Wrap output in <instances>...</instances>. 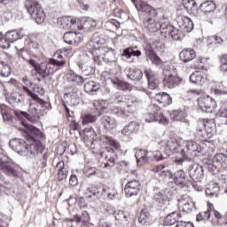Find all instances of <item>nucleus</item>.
<instances>
[{
	"mask_svg": "<svg viewBox=\"0 0 227 227\" xmlns=\"http://www.w3.org/2000/svg\"><path fill=\"white\" fill-rule=\"evenodd\" d=\"M63 38L64 42L68 43V45H77V43H81V42H82V36L81 34H77L75 32H67Z\"/></svg>",
	"mask_w": 227,
	"mask_h": 227,
	"instance_id": "26",
	"label": "nucleus"
},
{
	"mask_svg": "<svg viewBox=\"0 0 227 227\" xmlns=\"http://www.w3.org/2000/svg\"><path fill=\"white\" fill-rule=\"evenodd\" d=\"M137 132H139V124L137 121L129 122L121 130V134H123V136H132V134H136Z\"/></svg>",
	"mask_w": 227,
	"mask_h": 227,
	"instance_id": "37",
	"label": "nucleus"
},
{
	"mask_svg": "<svg viewBox=\"0 0 227 227\" xmlns=\"http://www.w3.org/2000/svg\"><path fill=\"white\" fill-rule=\"evenodd\" d=\"M163 82L166 88L171 90L173 88H176V86H178V84L182 82V78L176 75L169 74L168 76L164 78Z\"/></svg>",
	"mask_w": 227,
	"mask_h": 227,
	"instance_id": "33",
	"label": "nucleus"
},
{
	"mask_svg": "<svg viewBox=\"0 0 227 227\" xmlns=\"http://www.w3.org/2000/svg\"><path fill=\"white\" fill-rule=\"evenodd\" d=\"M109 191L111 189L106 186H94L89 189V198H107V194H109Z\"/></svg>",
	"mask_w": 227,
	"mask_h": 227,
	"instance_id": "20",
	"label": "nucleus"
},
{
	"mask_svg": "<svg viewBox=\"0 0 227 227\" xmlns=\"http://www.w3.org/2000/svg\"><path fill=\"white\" fill-rule=\"evenodd\" d=\"M50 63L53 67H65L67 61L65 59L58 60L57 59H51Z\"/></svg>",
	"mask_w": 227,
	"mask_h": 227,
	"instance_id": "64",
	"label": "nucleus"
},
{
	"mask_svg": "<svg viewBox=\"0 0 227 227\" xmlns=\"http://www.w3.org/2000/svg\"><path fill=\"white\" fill-rule=\"evenodd\" d=\"M182 219V215L180 213L174 212L170 215H168L165 218V223L168 226H173V224H178Z\"/></svg>",
	"mask_w": 227,
	"mask_h": 227,
	"instance_id": "40",
	"label": "nucleus"
},
{
	"mask_svg": "<svg viewBox=\"0 0 227 227\" xmlns=\"http://www.w3.org/2000/svg\"><path fill=\"white\" fill-rule=\"evenodd\" d=\"M181 208L186 213L191 214L192 210H196V204L192 200L191 202H188V204H184V206L181 207Z\"/></svg>",
	"mask_w": 227,
	"mask_h": 227,
	"instance_id": "60",
	"label": "nucleus"
},
{
	"mask_svg": "<svg viewBox=\"0 0 227 227\" xmlns=\"http://www.w3.org/2000/svg\"><path fill=\"white\" fill-rule=\"evenodd\" d=\"M179 58L184 63H189L196 58V52L194 50L184 49L180 52Z\"/></svg>",
	"mask_w": 227,
	"mask_h": 227,
	"instance_id": "39",
	"label": "nucleus"
},
{
	"mask_svg": "<svg viewBox=\"0 0 227 227\" xmlns=\"http://www.w3.org/2000/svg\"><path fill=\"white\" fill-rule=\"evenodd\" d=\"M87 52L88 51H85L82 56V61L84 62H80L78 64L79 70H81L82 74L84 77H88V75H92V74H94L95 72V69H93L91 66L88 65V61H90V59H93V58L85 57L84 54H86Z\"/></svg>",
	"mask_w": 227,
	"mask_h": 227,
	"instance_id": "16",
	"label": "nucleus"
},
{
	"mask_svg": "<svg viewBox=\"0 0 227 227\" xmlns=\"http://www.w3.org/2000/svg\"><path fill=\"white\" fill-rule=\"evenodd\" d=\"M24 36H26V34L22 30H10L5 34V40L10 46V43H13V42H17V40H20Z\"/></svg>",
	"mask_w": 227,
	"mask_h": 227,
	"instance_id": "30",
	"label": "nucleus"
},
{
	"mask_svg": "<svg viewBox=\"0 0 227 227\" xmlns=\"http://www.w3.org/2000/svg\"><path fill=\"white\" fill-rule=\"evenodd\" d=\"M178 148H180V145H178L176 138H169L160 143V150L164 152L167 157H171L173 153H177Z\"/></svg>",
	"mask_w": 227,
	"mask_h": 227,
	"instance_id": "11",
	"label": "nucleus"
},
{
	"mask_svg": "<svg viewBox=\"0 0 227 227\" xmlns=\"http://www.w3.org/2000/svg\"><path fill=\"white\" fill-rule=\"evenodd\" d=\"M97 120H98V115H97V114H86L82 116V125L95 123Z\"/></svg>",
	"mask_w": 227,
	"mask_h": 227,
	"instance_id": "47",
	"label": "nucleus"
},
{
	"mask_svg": "<svg viewBox=\"0 0 227 227\" xmlns=\"http://www.w3.org/2000/svg\"><path fill=\"white\" fill-rule=\"evenodd\" d=\"M25 6L36 24H43L45 21V12L36 0H27Z\"/></svg>",
	"mask_w": 227,
	"mask_h": 227,
	"instance_id": "6",
	"label": "nucleus"
},
{
	"mask_svg": "<svg viewBox=\"0 0 227 227\" xmlns=\"http://www.w3.org/2000/svg\"><path fill=\"white\" fill-rule=\"evenodd\" d=\"M144 27L151 33H157L160 29L162 23L153 18H145L143 20Z\"/></svg>",
	"mask_w": 227,
	"mask_h": 227,
	"instance_id": "23",
	"label": "nucleus"
},
{
	"mask_svg": "<svg viewBox=\"0 0 227 227\" xmlns=\"http://www.w3.org/2000/svg\"><path fill=\"white\" fill-rule=\"evenodd\" d=\"M221 66H220V71L224 74V75L227 74V54L223 55L220 57Z\"/></svg>",
	"mask_w": 227,
	"mask_h": 227,
	"instance_id": "57",
	"label": "nucleus"
},
{
	"mask_svg": "<svg viewBox=\"0 0 227 227\" xmlns=\"http://www.w3.org/2000/svg\"><path fill=\"white\" fill-rule=\"evenodd\" d=\"M208 219H210V209H207V211H202L201 213H199L197 215L196 221H198V223H200L201 221H208Z\"/></svg>",
	"mask_w": 227,
	"mask_h": 227,
	"instance_id": "56",
	"label": "nucleus"
},
{
	"mask_svg": "<svg viewBox=\"0 0 227 227\" xmlns=\"http://www.w3.org/2000/svg\"><path fill=\"white\" fill-rule=\"evenodd\" d=\"M176 20L180 29L184 31V33H191V31L194 29V23L191 18L187 16H178Z\"/></svg>",
	"mask_w": 227,
	"mask_h": 227,
	"instance_id": "17",
	"label": "nucleus"
},
{
	"mask_svg": "<svg viewBox=\"0 0 227 227\" xmlns=\"http://www.w3.org/2000/svg\"><path fill=\"white\" fill-rule=\"evenodd\" d=\"M97 27V21L90 18H82L78 20L77 28L81 31L85 29L86 31H91Z\"/></svg>",
	"mask_w": 227,
	"mask_h": 227,
	"instance_id": "22",
	"label": "nucleus"
},
{
	"mask_svg": "<svg viewBox=\"0 0 227 227\" xmlns=\"http://www.w3.org/2000/svg\"><path fill=\"white\" fill-rule=\"evenodd\" d=\"M185 113L180 110L172 111L170 114V117L174 121H184V120H185Z\"/></svg>",
	"mask_w": 227,
	"mask_h": 227,
	"instance_id": "53",
	"label": "nucleus"
},
{
	"mask_svg": "<svg viewBox=\"0 0 227 227\" xmlns=\"http://www.w3.org/2000/svg\"><path fill=\"white\" fill-rule=\"evenodd\" d=\"M145 74L148 81L149 90H157V88H159V79L155 72L148 68L145 70Z\"/></svg>",
	"mask_w": 227,
	"mask_h": 227,
	"instance_id": "24",
	"label": "nucleus"
},
{
	"mask_svg": "<svg viewBox=\"0 0 227 227\" xmlns=\"http://www.w3.org/2000/svg\"><path fill=\"white\" fill-rule=\"evenodd\" d=\"M66 79L68 82H74L77 86H82V84H84V81H86L83 74L80 75L72 70L67 71Z\"/></svg>",
	"mask_w": 227,
	"mask_h": 227,
	"instance_id": "27",
	"label": "nucleus"
},
{
	"mask_svg": "<svg viewBox=\"0 0 227 227\" xmlns=\"http://www.w3.org/2000/svg\"><path fill=\"white\" fill-rule=\"evenodd\" d=\"M113 114H116L117 116H127V112H125V109L120 107V106H114L112 108Z\"/></svg>",
	"mask_w": 227,
	"mask_h": 227,
	"instance_id": "61",
	"label": "nucleus"
},
{
	"mask_svg": "<svg viewBox=\"0 0 227 227\" xmlns=\"http://www.w3.org/2000/svg\"><path fill=\"white\" fill-rule=\"evenodd\" d=\"M101 139L103 143H106L110 146L103 148V152L100 153L101 159L106 160L104 164V168H113V166H114V160H116V153L118 150H120V143L108 136H103Z\"/></svg>",
	"mask_w": 227,
	"mask_h": 227,
	"instance_id": "4",
	"label": "nucleus"
},
{
	"mask_svg": "<svg viewBox=\"0 0 227 227\" xmlns=\"http://www.w3.org/2000/svg\"><path fill=\"white\" fill-rule=\"evenodd\" d=\"M83 88H84V91L86 93H93V92L100 90V84H98L93 81H89V82H85Z\"/></svg>",
	"mask_w": 227,
	"mask_h": 227,
	"instance_id": "45",
	"label": "nucleus"
},
{
	"mask_svg": "<svg viewBox=\"0 0 227 227\" xmlns=\"http://www.w3.org/2000/svg\"><path fill=\"white\" fill-rule=\"evenodd\" d=\"M197 130L199 132H203L204 130L207 137H204L202 141H207V139H210L214 136V130H215V123H214V121L208 119L200 120L197 122Z\"/></svg>",
	"mask_w": 227,
	"mask_h": 227,
	"instance_id": "8",
	"label": "nucleus"
},
{
	"mask_svg": "<svg viewBox=\"0 0 227 227\" xmlns=\"http://www.w3.org/2000/svg\"><path fill=\"white\" fill-rule=\"evenodd\" d=\"M191 201H192V199H191V197H189L188 195H182L178 199V205L180 208H182V207L189 204Z\"/></svg>",
	"mask_w": 227,
	"mask_h": 227,
	"instance_id": "59",
	"label": "nucleus"
},
{
	"mask_svg": "<svg viewBox=\"0 0 227 227\" xmlns=\"http://www.w3.org/2000/svg\"><path fill=\"white\" fill-rule=\"evenodd\" d=\"M58 26L62 29H75L77 27L78 20H75L70 17H61L58 19Z\"/></svg>",
	"mask_w": 227,
	"mask_h": 227,
	"instance_id": "21",
	"label": "nucleus"
},
{
	"mask_svg": "<svg viewBox=\"0 0 227 227\" xmlns=\"http://www.w3.org/2000/svg\"><path fill=\"white\" fill-rule=\"evenodd\" d=\"M83 134L87 139H95V137H97V132H95L93 128H86L83 130Z\"/></svg>",
	"mask_w": 227,
	"mask_h": 227,
	"instance_id": "58",
	"label": "nucleus"
},
{
	"mask_svg": "<svg viewBox=\"0 0 227 227\" xmlns=\"http://www.w3.org/2000/svg\"><path fill=\"white\" fill-rule=\"evenodd\" d=\"M153 109L156 112L154 114H150L149 116L151 117V120L145 119V121L147 123H152V121H159V123H162L163 125H166L169 121L166 116L162 114V113L159 112L160 111V106H156L155 105L153 106Z\"/></svg>",
	"mask_w": 227,
	"mask_h": 227,
	"instance_id": "18",
	"label": "nucleus"
},
{
	"mask_svg": "<svg viewBox=\"0 0 227 227\" xmlns=\"http://www.w3.org/2000/svg\"><path fill=\"white\" fill-rule=\"evenodd\" d=\"M153 173H159L160 176L162 178H168L171 176V169H169V165L162 164L155 166L152 168Z\"/></svg>",
	"mask_w": 227,
	"mask_h": 227,
	"instance_id": "31",
	"label": "nucleus"
},
{
	"mask_svg": "<svg viewBox=\"0 0 227 227\" xmlns=\"http://www.w3.org/2000/svg\"><path fill=\"white\" fill-rule=\"evenodd\" d=\"M121 56L126 58V59H130L132 56L139 58V56H141V51L136 50V48L134 47H129L128 49L123 50Z\"/></svg>",
	"mask_w": 227,
	"mask_h": 227,
	"instance_id": "43",
	"label": "nucleus"
},
{
	"mask_svg": "<svg viewBox=\"0 0 227 227\" xmlns=\"http://www.w3.org/2000/svg\"><path fill=\"white\" fill-rule=\"evenodd\" d=\"M201 152V146L198 145L195 141L189 140L185 144V147L180 151V155L184 157V160H187L189 157H196L197 153Z\"/></svg>",
	"mask_w": 227,
	"mask_h": 227,
	"instance_id": "9",
	"label": "nucleus"
},
{
	"mask_svg": "<svg viewBox=\"0 0 227 227\" xmlns=\"http://www.w3.org/2000/svg\"><path fill=\"white\" fill-rule=\"evenodd\" d=\"M12 150L16 152L19 155H31L36 157L45 150V146L39 140H35L31 136H28L27 141L19 138H13L9 142Z\"/></svg>",
	"mask_w": 227,
	"mask_h": 227,
	"instance_id": "1",
	"label": "nucleus"
},
{
	"mask_svg": "<svg viewBox=\"0 0 227 227\" xmlns=\"http://www.w3.org/2000/svg\"><path fill=\"white\" fill-rule=\"evenodd\" d=\"M185 172L184 170H177L174 174V181L177 185H184L185 184Z\"/></svg>",
	"mask_w": 227,
	"mask_h": 227,
	"instance_id": "51",
	"label": "nucleus"
},
{
	"mask_svg": "<svg viewBox=\"0 0 227 227\" xmlns=\"http://www.w3.org/2000/svg\"><path fill=\"white\" fill-rule=\"evenodd\" d=\"M55 169L58 172L57 176L59 182H62V180H67L68 176V168L65 167V162L59 161V163H57Z\"/></svg>",
	"mask_w": 227,
	"mask_h": 227,
	"instance_id": "32",
	"label": "nucleus"
},
{
	"mask_svg": "<svg viewBox=\"0 0 227 227\" xmlns=\"http://www.w3.org/2000/svg\"><path fill=\"white\" fill-rule=\"evenodd\" d=\"M0 113L3 116L4 121H5L6 123H13V117L12 114H10V108H8V106H1Z\"/></svg>",
	"mask_w": 227,
	"mask_h": 227,
	"instance_id": "42",
	"label": "nucleus"
},
{
	"mask_svg": "<svg viewBox=\"0 0 227 227\" xmlns=\"http://www.w3.org/2000/svg\"><path fill=\"white\" fill-rule=\"evenodd\" d=\"M127 77L131 81H141L143 79V71L137 68H129Z\"/></svg>",
	"mask_w": 227,
	"mask_h": 227,
	"instance_id": "41",
	"label": "nucleus"
},
{
	"mask_svg": "<svg viewBox=\"0 0 227 227\" xmlns=\"http://www.w3.org/2000/svg\"><path fill=\"white\" fill-rule=\"evenodd\" d=\"M114 217L116 221H119L121 224H127L128 215L124 211L119 210L114 212Z\"/></svg>",
	"mask_w": 227,
	"mask_h": 227,
	"instance_id": "54",
	"label": "nucleus"
},
{
	"mask_svg": "<svg viewBox=\"0 0 227 227\" xmlns=\"http://www.w3.org/2000/svg\"><path fill=\"white\" fill-rule=\"evenodd\" d=\"M160 30L161 36L168 38V40L180 41L183 38L182 32L169 24L161 23Z\"/></svg>",
	"mask_w": 227,
	"mask_h": 227,
	"instance_id": "7",
	"label": "nucleus"
},
{
	"mask_svg": "<svg viewBox=\"0 0 227 227\" xmlns=\"http://www.w3.org/2000/svg\"><path fill=\"white\" fill-rule=\"evenodd\" d=\"M79 91L78 88H74L73 90V92H67L66 93V97H69L70 99L67 100V104L70 106H77L79 104V99L77 98V92Z\"/></svg>",
	"mask_w": 227,
	"mask_h": 227,
	"instance_id": "50",
	"label": "nucleus"
},
{
	"mask_svg": "<svg viewBox=\"0 0 227 227\" xmlns=\"http://www.w3.org/2000/svg\"><path fill=\"white\" fill-rule=\"evenodd\" d=\"M0 168L4 173H6L11 176H19V171L13 168V166H12V160L5 153H0Z\"/></svg>",
	"mask_w": 227,
	"mask_h": 227,
	"instance_id": "10",
	"label": "nucleus"
},
{
	"mask_svg": "<svg viewBox=\"0 0 227 227\" xmlns=\"http://www.w3.org/2000/svg\"><path fill=\"white\" fill-rule=\"evenodd\" d=\"M141 191V183L138 180L129 181L124 188V192L127 198H132V196H137Z\"/></svg>",
	"mask_w": 227,
	"mask_h": 227,
	"instance_id": "14",
	"label": "nucleus"
},
{
	"mask_svg": "<svg viewBox=\"0 0 227 227\" xmlns=\"http://www.w3.org/2000/svg\"><path fill=\"white\" fill-rule=\"evenodd\" d=\"M145 58L152 61L153 65H156V67H162L164 65L162 59L152 49L145 50Z\"/></svg>",
	"mask_w": 227,
	"mask_h": 227,
	"instance_id": "35",
	"label": "nucleus"
},
{
	"mask_svg": "<svg viewBox=\"0 0 227 227\" xmlns=\"http://www.w3.org/2000/svg\"><path fill=\"white\" fill-rule=\"evenodd\" d=\"M28 65L33 67L39 75L45 79V77H49L50 74H52V68H51V65L47 63L38 64L35 59H31L27 60Z\"/></svg>",
	"mask_w": 227,
	"mask_h": 227,
	"instance_id": "12",
	"label": "nucleus"
},
{
	"mask_svg": "<svg viewBox=\"0 0 227 227\" xmlns=\"http://www.w3.org/2000/svg\"><path fill=\"white\" fill-rule=\"evenodd\" d=\"M101 124L103 125L104 129L106 130H114L116 129V119L109 116V115H104L100 119Z\"/></svg>",
	"mask_w": 227,
	"mask_h": 227,
	"instance_id": "34",
	"label": "nucleus"
},
{
	"mask_svg": "<svg viewBox=\"0 0 227 227\" xmlns=\"http://www.w3.org/2000/svg\"><path fill=\"white\" fill-rule=\"evenodd\" d=\"M198 104L203 113H212L215 109V100L209 96L199 98Z\"/></svg>",
	"mask_w": 227,
	"mask_h": 227,
	"instance_id": "13",
	"label": "nucleus"
},
{
	"mask_svg": "<svg viewBox=\"0 0 227 227\" xmlns=\"http://www.w3.org/2000/svg\"><path fill=\"white\" fill-rule=\"evenodd\" d=\"M154 102H158L160 107H166V106H171L173 99L171 96L166 92H160L154 96Z\"/></svg>",
	"mask_w": 227,
	"mask_h": 227,
	"instance_id": "28",
	"label": "nucleus"
},
{
	"mask_svg": "<svg viewBox=\"0 0 227 227\" xmlns=\"http://www.w3.org/2000/svg\"><path fill=\"white\" fill-rule=\"evenodd\" d=\"M215 8H216V5L214 3V1H206L202 3L200 6V9L204 13H212V12L215 10Z\"/></svg>",
	"mask_w": 227,
	"mask_h": 227,
	"instance_id": "44",
	"label": "nucleus"
},
{
	"mask_svg": "<svg viewBox=\"0 0 227 227\" xmlns=\"http://www.w3.org/2000/svg\"><path fill=\"white\" fill-rule=\"evenodd\" d=\"M227 157L224 153H217L214 156V161L219 162L220 164H223V162H226Z\"/></svg>",
	"mask_w": 227,
	"mask_h": 227,
	"instance_id": "63",
	"label": "nucleus"
},
{
	"mask_svg": "<svg viewBox=\"0 0 227 227\" xmlns=\"http://www.w3.org/2000/svg\"><path fill=\"white\" fill-rule=\"evenodd\" d=\"M135 4L137 10H140L143 13H146L149 17H157V10L152 5L143 2V0H130Z\"/></svg>",
	"mask_w": 227,
	"mask_h": 227,
	"instance_id": "15",
	"label": "nucleus"
},
{
	"mask_svg": "<svg viewBox=\"0 0 227 227\" xmlns=\"http://www.w3.org/2000/svg\"><path fill=\"white\" fill-rule=\"evenodd\" d=\"M175 162L176 164H183L184 166H188V173L193 182H200V180H202L203 176H205L203 167L194 161H192L191 159H176Z\"/></svg>",
	"mask_w": 227,
	"mask_h": 227,
	"instance_id": "5",
	"label": "nucleus"
},
{
	"mask_svg": "<svg viewBox=\"0 0 227 227\" xmlns=\"http://www.w3.org/2000/svg\"><path fill=\"white\" fill-rule=\"evenodd\" d=\"M112 82L114 86H116V88H118L121 91H128L132 90V86H130V84H129V82H123L121 80L117 79L112 80Z\"/></svg>",
	"mask_w": 227,
	"mask_h": 227,
	"instance_id": "46",
	"label": "nucleus"
},
{
	"mask_svg": "<svg viewBox=\"0 0 227 227\" xmlns=\"http://www.w3.org/2000/svg\"><path fill=\"white\" fill-rule=\"evenodd\" d=\"M23 127L25 128L22 129V131L27 134V139L29 137V136H31V137H33L35 141H38L37 139H43V137H45L43 133L35 126L23 123ZM33 136H35L37 139H35V137Z\"/></svg>",
	"mask_w": 227,
	"mask_h": 227,
	"instance_id": "19",
	"label": "nucleus"
},
{
	"mask_svg": "<svg viewBox=\"0 0 227 227\" xmlns=\"http://www.w3.org/2000/svg\"><path fill=\"white\" fill-rule=\"evenodd\" d=\"M11 98L13 102H15V104H18V106H24V103L26 102V98H24L22 91L13 92Z\"/></svg>",
	"mask_w": 227,
	"mask_h": 227,
	"instance_id": "48",
	"label": "nucleus"
},
{
	"mask_svg": "<svg viewBox=\"0 0 227 227\" xmlns=\"http://www.w3.org/2000/svg\"><path fill=\"white\" fill-rule=\"evenodd\" d=\"M183 4L190 15L198 14V4L195 0H183Z\"/></svg>",
	"mask_w": 227,
	"mask_h": 227,
	"instance_id": "38",
	"label": "nucleus"
},
{
	"mask_svg": "<svg viewBox=\"0 0 227 227\" xmlns=\"http://www.w3.org/2000/svg\"><path fill=\"white\" fill-rule=\"evenodd\" d=\"M12 75V68L10 66L0 60V77H10Z\"/></svg>",
	"mask_w": 227,
	"mask_h": 227,
	"instance_id": "49",
	"label": "nucleus"
},
{
	"mask_svg": "<svg viewBox=\"0 0 227 227\" xmlns=\"http://www.w3.org/2000/svg\"><path fill=\"white\" fill-rule=\"evenodd\" d=\"M217 192H219V186L217 184H214V186L207 187L206 189V194L209 198H214V196H217Z\"/></svg>",
	"mask_w": 227,
	"mask_h": 227,
	"instance_id": "55",
	"label": "nucleus"
},
{
	"mask_svg": "<svg viewBox=\"0 0 227 227\" xmlns=\"http://www.w3.org/2000/svg\"><path fill=\"white\" fill-rule=\"evenodd\" d=\"M141 103H142L141 99L134 96H126L125 104L127 107H136L137 106H139V104Z\"/></svg>",
	"mask_w": 227,
	"mask_h": 227,
	"instance_id": "52",
	"label": "nucleus"
},
{
	"mask_svg": "<svg viewBox=\"0 0 227 227\" xmlns=\"http://www.w3.org/2000/svg\"><path fill=\"white\" fill-rule=\"evenodd\" d=\"M23 91L32 98L29 104L27 113L22 111H14V114L17 118H27L28 121L35 123V121H38V120H40L38 105L43 107L45 101L40 98L36 94L33 93V91H31V90L27 89V87H23Z\"/></svg>",
	"mask_w": 227,
	"mask_h": 227,
	"instance_id": "3",
	"label": "nucleus"
},
{
	"mask_svg": "<svg viewBox=\"0 0 227 227\" xmlns=\"http://www.w3.org/2000/svg\"><path fill=\"white\" fill-rule=\"evenodd\" d=\"M148 219H150V213L142 211V212L140 213L139 217H138V222H139L141 224H145V223H146V221H148Z\"/></svg>",
	"mask_w": 227,
	"mask_h": 227,
	"instance_id": "62",
	"label": "nucleus"
},
{
	"mask_svg": "<svg viewBox=\"0 0 227 227\" xmlns=\"http://www.w3.org/2000/svg\"><path fill=\"white\" fill-rule=\"evenodd\" d=\"M207 73L203 71H195L190 75V82L203 86L207 82Z\"/></svg>",
	"mask_w": 227,
	"mask_h": 227,
	"instance_id": "25",
	"label": "nucleus"
},
{
	"mask_svg": "<svg viewBox=\"0 0 227 227\" xmlns=\"http://www.w3.org/2000/svg\"><path fill=\"white\" fill-rule=\"evenodd\" d=\"M135 157L137 159V164L138 168H143V166H145V164H147L148 160H150L148 152L142 149L137 150Z\"/></svg>",
	"mask_w": 227,
	"mask_h": 227,
	"instance_id": "29",
	"label": "nucleus"
},
{
	"mask_svg": "<svg viewBox=\"0 0 227 227\" xmlns=\"http://www.w3.org/2000/svg\"><path fill=\"white\" fill-rule=\"evenodd\" d=\"M100 43H102L100 39L93 38V40L89 43V45H92L94 49L88 51L84 54V57L89 59L92 58L97 65H101L102 59H104L106 63H113L114 67H118V62L116 61V53H114V50L97 46L100 45Z\"/></svg>",
	"mask_w": 227,
	"mask_h": 227,
	"instance_id": "2",
	"label": "nucleus"
},
{
	"mask_svg": "<svg viewBox=\"0 0 227 227\" xmlns=\"http://www.w3.org/2000/svg\"><path fill=\"white\" fill-rule=\"evenodd\" d=\"M93 106V114L98 116H102L106 111H107V106H106V101L102 100H94L92 103Z\"/></svg>",
	"mask_w": 227,
	"mask_h": 227,
	"instance_id": "36",
	"label": "nucleus"
}]
</instances>
